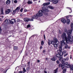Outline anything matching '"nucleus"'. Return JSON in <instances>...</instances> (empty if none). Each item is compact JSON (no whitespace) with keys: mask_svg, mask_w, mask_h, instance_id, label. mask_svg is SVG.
<instances>
[{"mask_svg":"<svg viewBox=\"0 0 73 73\" xmlns=\"http://www.w3.org/2000/svg\"><path fill=\"white\" fill-rule=\"evenodd\" d=\"M66 23L68 25H69L70 24V19H67L66 21Z\"/></svg>","mask_w":73,"mask_h":73,"instance_id":"obj_16","label":"nucleus"},{"mask_svg":"<svg viewBox=\"0 0 73 73\" xmlns=\"http://www.w3.org/2000/svg\"><path fill=\"white\" fill-rule=\"evenodd\" d=\"M66 66L63 65V66H62V70H64V69H66Z\"/></svg>","mask_w":73,"mask_h":73,"instance_id":"obj_28","label":"nucleus"},{"mask_svg":"<svg viewBox=\"0 0 73 73\" xmlns=\"http://www.w3.org/2000/svg\"><path fill=\"white\" fill-rule=\"evenodd\" d=\"M68 47V46L66 44H65V48L66 49H67Z\"/></svg>","mask_w":73,"mask_h":73,"instance_id":"obj_33","label":"nucleus"},{"mask_svg":"<svg viewBox=\"0 0 73 73\" xmlns=\"http://www.w3.org/2000/svg\"><path fill=\"white\" fill-rule=\"evenodd\" d=\"M23 71L24 72H26V70L24 68H23Z\"/></svg>","mask_w":73,"mask_h":73,"instance_id":"obj_45","label":"nucleus"},{"mask_svg":"<svg viewBox=\"0 0 73 73\" xmlns=\"http://www.w3.org/2000/svg\"><path fill=\"white\" fill-rule=\"evenodd\" d=\"M20 11L21 12H23V8H22L21 10H20Z\"/></svg>","mask_w":73,"mask_h":73,"instance_id":"obj_49","label":"nucleus"},{"mask_svg":"<svg viewBox=\"0 0 73 73\" xmlns=\"http://www.w3.org/2000/svg\"><path fill=\"white\" fill-rule=\"evenodd\" d=\"M59 54L60 55V56H61L63 55V52L62 51H60L59 52Z\"/></svg>","mask_w":73,"mask_h":73,"instance_id":"obj_25","label":"nucleus"},{"mask_svg":"<svg viewBox=\"0 0 73 73\" xmlns=\"http://www.w3.org/2000/svg\"><path fill=\"white\" fill-rule=\"evenodd\" d=\"M57 72H58V68H57L54 71L53 73H57Z\"/></svg>","mask_w":73,"mask_h":73,"instance_id":"obj_26","label":"nucleus"},{"mask_svg":"<svg viewBox=\"0 0 73 73\" xmlns=\"http://www.w3.org/2000/svg\"><path fill=\"white\" fill-rule=\"evenodd\" d=\"M37 62L38 63V62H40V60H37Z\"/></svg>","mask_w":73,"mask_h":73,"instance_id":"obj_58","label":"nucleus"},{"mask_svg":"<svg viewBox=\"0 0 73 73\" xmlns=\"http://www.w3.org/2000/svg\"><path fill=\"white\" fill-rule=\"evenodd\" d=\"M51 41L50 40H48V41H47V43L48 45H50V44H51Z\"/></svg>","mask_w":73,"mask_h":73,"instance_id":"obj_21","label":"nucleus"},{"mask_svg":"<svg viewBox=\"0 0 73 73\" xmlns=\"http://www.w3.org/2000/svg\"><path fill=\"white\" fill-rule=\"evenodd\" d=\"M65 60L66 61H68V60H69V58H68V57H67V58L65 59Z\"/></svg>","mask_w":73,"mask_h":73,"instance_id":"obj_42","label":"nucleus"},{"mask_svg":"<svg viewBox=\"0 0 73 73\" xmlns=\"http://www.w3.org/2000/svg\"><path fill=\"white\" fill-rule=\"evenodd\" d=\"M70 70H73V65H71L70 66Z\"/></svg>","mask_w":73,"mask_h":73,"instance_id":"obj_27","label":"nucleus"},{"mask_svg":"<svg viewBox=\"0 0 73 73\" xmlns=\"http://www.w3.org/2000/svg\"><path fill=\"white\" fill-rule=\"evenodd\" d=\"M63 59V58H62V57H59V61H61V60H62Z\"/></svg>","mask_w":73,"mask_h":73,"instance_id":"obj_36","label":"nucleus"},{"mask_svg":"<svg viewBox=\"0 0 73 73\" xmlns=\"http://www.w3.org/2000/svg\"><path fill=\"white\" fill-rule=\"evenodd\" d=\"M62 66H63V64H62H62H60L59 65V67H62Z\"/></svg>","mask_w":73,"mask_h":73,"instance_id":"obj_35","label":"nucleus"},{"mask_svg":"<svg viewBox=\"0 0 73 73\" xmlns=\"http://www.w3.org/2000/svg\"><path fill=\"white\" fill-rule=\"evenodd\" d=\"M51 60L52 61H56V56H54L53 58H51Z\"/></svg>","mask_w":73,"mask_h":73,"instance_id":"obj_19","label":"nucleus"},{"mask_svg":"<svg viewBox=\"0 0 73 73\" xmlns=\"http://www.w3.org/2000/svg\"><path fill=\"white\" fill-rule=\"evenodd\" d=\"M15 23H16V20L15 19H11V21H10V24H13Z\"/></svg>","mask_w":73,"mask_h":73,"instance_id":"obj_8","label":"nucleus"},{"mask_svg":"<svg viewBox=\"0 0 73 73\" xmlns=\"http://www.w3.org/2000/svg\"><path fill=\"white\" fill-rule=\"evenodd\" d=\"M14 3H17V0H15L14 1Z\"/></svg>","mask_w":73,"mask_h":73,"instance_id":"obj_47","label":"nucleus"},{"mask_svg":"<svg viewBox=\"0 0 73 73\" xmlns=\"http://www.w3.org/2000/svg\"><path fill=\"white\" fill-rule=\"evenodd\" d=\"M73 29L71 28L70 29V30H68V31L66 29H65L64 30V32H66V33H67V34H68V32H69L70 33V35H72V31H73Z\"/></svg>","mask_w":73,"mask_h":73,"instance_id":"obj_4","label":"nucleus"},{"mask_svg":"<svg viewBox=\"0 0 73 73\" xmlns=\"http://www.w3.org/2000/svg\"><path fill=\"white\" fill-rule=\"evenodd\" d=\"M61 21L62 22V23H64V24L66 23V20L65 19H62L61 20Z\"/></svg>","mask_w":73,"mask_h":73,"instance_id":"obj_13","label":"nucleus"},{"mask_svg":"<svg viewBox=\"0 0 73 73\" xmlns=\"http://www.w3.org/2000/svg\"><path fill=\"white\" fill-rule=\"evenodd\" d=\"M42 46H40V49H42Z\"/></svg>","mask_w":73,"mask_h":73,"instance_id":"obj_59","label":"nucleus"},{"mask_svg":"<svg viewBox=\"0 0 73 73\" xmlns=\"http://www.w3.org/2000/svg\"><path fill=\"white\" fill-rule=\"evenodd\" d=\"M70 33H69L68 31L67 33L68 38H67V36H66V34L64 33H62V35H61V37L62 39L64 40V41H66V42L67 41V39H69V38L70 37V36H71L70 35Z\"/></svg>","mask_w":73,"mask_h":73,"instance_id":"obj_1","label":"nucleus"},{"mask_svg":"<svg viewBox=\"0 0 73 73\" xmlns=\"http://www.w3.org/2000/svg\"><path fill=\"white\" fill-rule=\"evenodd\" d=\"M11 22V21H10V20L8 19L7 20V24L9 25V24H10Z\"/></svg>","mask_w":73,"mask_h":73,"instance_id":"obj_24","label":"nucleus"},{"mask_svg":"<svg viewBox=\"0 0 73 73\" xmlns=\"http://www.w3.org/2000/svg\"><path fill=\"white\" fill-rule=\"evenodd\" d=\"M44 15H48V13H46V12H44Z\"/></svg>","mask_w":73,"mask_h":73,"instance_id":"obj_51","label":"nucleus"},{"mask_svg":"<svg viewBox=\"0 0 73 73\" xmlns=\"http://www.w3.org/2000/svg\"><path fill=\"white\" fill-rule=\"evenodd\" d=\"M62 47H61H61L59 48V52H62V51H61V50H62Z\"/></svg>","mask_w":73,"mask_h":73,"instance_id":"obj_41","label":"nucleus"},{"mask_svg":"<svg viewBox=\"0 0 73 73\" xmlns=\"http://www.w3.org/2000/svg\"><path fill=\"white\" fill-rule=\"evenodd\" d=\"M17 10H18V11L19 10V7H17L15 10L13 11L12 13L13 15H15V13L16 12V11H17Z\"/></svg>","mask_w":73,"mask_h":73,"instance_id":"obj_9","label":"nucleus"},{"mask_svg":"<svg viewBox=\"0 0 73 73\" xmlns=\"http://www.w3.org/2000/svg\"><path fill=\"white\" fill-rule=\"evenodd\" d=\"M29 27H31V25H27V28H29Z\"/></svg>","mask_w":73,"mask_h":73,"instance_id":"obj_46","label":"nucleus"},{"mask_svg":"<svg viewBox=\"0 0 73 73\" xmlns=\"http://www.w3.org/2000/svg\"><path fill=\"white\" fill-rule=\"evenodd\" d=\"M18 49V48H17V47L15 46H14V50H17V49Z\"/></svg>","mask_w":73,"mask_h":73,"instance_id":"obj_29","label":"nucleus"},{"mask_svg":"<svg viewBox=\"0 0 73 73\" xmlns=\"http://www.w3.org/2000/svg\"><path fill=\"white\" fill-rule=\"evenodd\" d=\"M28 11V10L27 9H25L24 10V12H27Z\"/></svg>","mask_w":73,"mask_h":73,"instance_id":"obj_53","label":"nucleus"},{"mask_svg":"<svg viewBox=\"0 0 73 73\" xmlns=\"http://www.w3.org/2000/svg\"><path fill=\"white\" fill-rule=\"evenodd\" d=\"M47 8H48L50 9H54V7L52 6H48L47 7Z\"/></svg>","mask_w":73,"mask_h":73,"instance_id":"obj_14","label":"nucleus"},{"mask_svg":"<svg viewBox=\"0 0 73 73\" xmlns=\"http://www.w3.org/2000/svg\"><path fill=\"white\" fill-rule=\"evenodd\" d=\"M44 73H47V72H46V71H44Z\"/></svg>","mask_w":73,"mask_h":73,"instance_id":"obj_61","label":"nucleus"},{"mask_svg":"<svg viewBox=\"0 0 73 73\" xmlns=\"http://www.w3.org/2000/svg\"><path fill=\"white\" fill-rule=\"evenodd\" d=\"M51 44H54V41H51Z\"/></svg>","mask_w":73,"mask_h":73,"instance_id":"obj_48","label":"nucleus"},{"mask_svg":"<svg viewBox=\"0 0 73 73\" xmlns=\"http://www.w3.org/2000/svg\"><path fill=\"white\" fill-rule=\"evenodd\" d=\"M42 9L44 11V12H49V10L47 8L45 7H42Z\"/></svg>","mask_w":73,"mask_h":73,"instance_id":"obj_5","label":"nucleus"},{"mask_svg":"<svg viewBox=\"0 0 73 73\" xmlns=\"http://www.w3.org/2000/svg\"><path fill=\"white\" fill-rule=\"evenodd\" d=\"M41 44L42 45H44V41H42L41 42Z\"/></svg>","mask_w":73,"mask_h":73,"instance_id":"obj_43","label":"nucleus"},{"mask_svg":"<svg viewBox=\"0 0 73 73\" xmlns=\"http://www.w3.org/2000/svg\"><path fill=\"white\" fill-rule=\"evenodd\" d=\"M28 67L26 69V70L27 71H29V70H30V66L29 65H28Z\"/></svg>","mask_w":73,"mask_h":73,"instance_id":"obj_23","label":"nucleus"},{"mask_svg":"<svg viewBox=\"0 0 73 73\" xmlns=\"http://www.w3.org/2000/svg\"><path fill=\"white\" fill-rule=\"evenodd\" d=\"M66 50H64L63 51V53H64V54H65V53H66Z\"/></svg>","mask_w":73,"mask_h":73,"instance_id":"obj_54","label":"nucleus"},{"mask_svg":"<svg viewBox=\"0 0 73 73\" xmlns=\"http://www.w3.org/2000/svg\"><path fill=\"white\" fill-rule=\"evenodd\" d=\"M59 63H60V61H58V60H57V61H56V63H57V64H59Z\"/></svg>","mask_w":73,"mask_h":73,"instance_id":"obj_52","label":"nucleus"},{"mask_svg":"<svg viewBox=\"0 0 73 73\" xmlns=\"http://www.w3.org/2000/svg\"><path fill=\"white\" fill-rule=\"evenodd\" d=\"M10 3H11V1L10 0H7L6 2V4H9Z\"/></svg>","mask_w":73,"mask_h":73,"instance_id":"obj_18","label":"nucleus"},{"mask_svg":"<svg viewBox=\"0 0 73 73\" xmlns=\"http://www.w3.org/2000/svg\"><path fill=\"white\" fill-rule=\"evenodd\" d=\"M64 40H63L61 42L60 45H61V46H62V45H65V42Z\"/></svg>","mask_w":73,"mask_h":73,"instance_id":"obj_17","label":"nucleus"},{"mask_svg":"<svg viewBox=\"0 0 73 73\" xmlns=\"http://www.w3.org/2000/svg\"><path fill=\"white\" fill-rule=\"evenodd\" d=\"M50 4V2H48L47 3H44L43 4V6H46V5H49Z\"/></svg>","mask_w":73,"mask_h":73,"instance_id":"obj_11","label":"nucleus"},{"mask_svg":"<svg viewBox=\"0 0 73 73\" xmlns=\"http://www.w3.org/2000/svg\"><path fill=\"white\" fill-rule=\"evenodd\" d=\"M66 69H64L63 71V73H66Z\"/></svg>","mask_w":73,"mask_h":73,"instance_id":"obj_39","label":"nucleus"},{"mask_svg":"<svg viewBox=\"0 0 73 73\" xmlns=\"http://www.w3.org/2000/svg\"><path fill=\"white\" fill-rule=\"evenodd\" d=\"M68 62H64V63H63V65H64V66L67 65H68Z\"/></svg>","mask_w":73,"mask_h":73,"instance_id":"obj_30","label":"nucleus"},{"mask_svg":"<svg viewBox=\"0 0 73 73\" xmlns=\"http://www.w3.org/2000/svg\"><path fill=\"white\" fill-rule=\"evenodd\" d=\"M59 33H60V34H61V31H59Z\"/></svg>","mask_w":73,"mask_h":73,"instance_id":"obj_55","label":"nucleus"},{"mask_svg":"<svg viewBox=\"0 0 73 73\" xmlns=\"http://www.w3.org/2000/svg\"><path fill=\"white\" fill-rule=\"evenodd\" d=\"M27 64H28V65H29L30 66V64H30V62H29Z\"/></svg>","mask_w":73,"mask_h":73,"instance_id":"obj_56","label":"nucleus"},{"mask_svg":"<svg viewBox=\"0 0 73 73\" xmlns=\"http://www.w3.org/2000/svg\"><path fill=\"white\" fill-rule=\"evenodd\" d=\"M65 59H63L62 60H61V63H62V64H63L64 62H65Z\"/></svg>","mask_w":73,"mask_h":73,"instance_id":"obj_22","label":"nucleus"},{"mask_svg":"<svg viewBox=\"0 0 73 73\" xmlns=\"http://www.w3.org/2000/svg\"><path fill=\"white\" fill-rule=\"evenodd\" d=\"M19 73H25V72L23 71H19Z\"/></svg>","mask_w":73,"mask_h":73,"instance_id":"obj_44","label":"nucleus"},{"mask_svg":"<svg viewBox=\"0 0 73 73\" xmlns=\"http://www.w3.org/2000/svg\"><path fill=\"white\" fill-rule=\"evenodd\" d=\"M44 38L45 39V35H44Z\"/></svg>","mask_w":73,"mask_h":73,"instance_id":"obj_62","label":"nucleus"},{"mask_svg":"<svg viewBox=\"0 0 73 73\" xmlns=\"http://www.w3.org/2000/svg\"><path fill=\"white\" fill-rule=\"evenodd\" d=\"M27 3L28 4H32V1H28Z\"/></svg>","mask_w":73,"mask_h":73,"instance_id":"obj_20","label":"nucleus"},{"mask_svg":"<svg viewBox=\"0 0 73 73\" xmlns=\"http://www.w3.org/2000/svg\"><path fill=\"white\" fill-rule=\"evenodd\" d=\"M24 20L25 21L28 22L29 21H33V19H24Z\"/></svg>","mask_w":73,"mask_h":73,"instance_id":"obj_6","label":"nucleus"},{"mask_svg":"<svg viewBox=\"0 0 73 73\" xmlns=\"http://www.w3.org/2000/svg\"><path fill=\"white\" fill-rule=\"evenodd\" d=\"M10 12H11L10 9H7L5 11V13L6 14H8V13H9Z\"/></svg>","mask_w":73,"mask_h":73,"instance_id":"obj_10","label":"nucleus"},{"mask_svg":"<svg viewBox=\"0 0 73 73\" xmlns=\"http://www.w3.org/2000/svg\"><path fill=\"white\" fill-rule=\"evenodd\" d=\"M19 19H18L17 21H18V22L19 21Z\"/></svg>","mask_w":73,"mask_h":73,"instance_id":"obj_63","label":"nucleus"},{"mask_svg":"<svg viewBox=\"0 0 73 73\" xmlns=\"http://www.w3.org/2000/svg\"><path fill=\"white\" fill-rule=\"evenodd\" d=\"M39 13H37L36 14V16H33L32 17V19H36L37 18V17H41L43 15V14L42 13H44V12L42 10L39 11H38Z\"/></svg>","mask_w":73,"mask_h":73,"instance_id":"obj_2","label":"nucleus"},{"mask_svg":"<svg viewBox=\"0 0 73 73\" xmlns=\"http://www.w3.org/2000/svg\"><path fill=\"white\" fill-rule=\"evenodd\" d=\"M70 27L72 28H73V23H71Z\"/></svg>","mask_w":73,"mask_h":73,"instance_id":"obj_38","label":"nucleus"},{"mask_svg":"<svg viewBox=\"0 0 73 73\" xmlns=\"http://www.w3.org/2000/svg\"><path fill=\"white\" fill-rule=\"evenodd\" d=\"M3 11L4 10H3V9H2L1 10V12L2 15H4V12H3Z\"/></svg>","mask_w":73,"mask_h":73,"instance_id":"obj_37","label":"nucleus"},{"mask_svg":"<svg viewBox=\"0 0 73 73\" xmlns=\"http://www.w3.org/2000/svg\"><path fill=\"white\" fill-rule=\"evenodd\" d=\"M45 50H44L43 51V53H45Z\"/></svg>","mask_w":73,"mask_h":73,"instance_id":"obj_64","label":"nucleus"},{"mask_svg":"<svg viewBox=\"0 0 73 73\" xmlns=\"http://www.w3.org/2000/svg\"><path fill=\"white\" fill-rule=\"evenodd\" d=\"M56 57H59V58L61 56H60V54H57L56 55Z\"/></svg>","mask_w":73,"mask_h":73,"instance_id":"obj_34","label":"nucleus"},{"mask_svg":"<svg viewBox=\"0 0 73 73\" xmlns=\"http://www.w3.org/2000/svg\"><path fill=\"white\" fill-rule=\"evenodd\" d=\"M51 1H52L54 4H57V3H58V1L57 0H52Z\"/></svg>","mask_w":73,"mask_h":73,"instance_id":"obj_12","label":"nucleus"},{"mask_svg":"<svg viewBox=\"0 0 73 73\" xmlns=\"http://www.w3.org/2000/svg\"><path fill=\"white\" fill-rule=\"evenodd\" d=\"M69 17H72V15L66 16L65 17H62V19H68V18H69Z\"/></svg>","mask_w":73,"mask_h":73,"instance_id":"obj_15","label":"nucleus"},{"mask_svg":"<svg viewBox=\"0 0 73 73\" xmlns=\"http://www.w3.org/2000/svg\"><path fill=\"white\" fill-rule=\"evenodd\" d=\"M2 31V30L1 29V27H0V33L1 32V31Z\"/></svg>","mask_w":73,"mask_h":73,"instance_id":"obj_57","label":"nucleus"},{"mask_svg":"<svg viewBox=\"0 0 73 73\" xmlns=\"http://www.w3.org/2000/svg\"><path fill=\"white\" fill-rule=\"evenodd\" d=\"M68 54L67 53L66 54H65L64 55V56L65 57Z\"/></svg>","mask_w":73,"mask_h":73,"instance_id":"obj_50","label":"nucleus"},{"mask_svg":"<svg viewBox=\"0 0 73 73\" xmlns=\"http://www.w3.org/2000/svg\"><path fill=\"white\" fill-rule=\"evenodd\" d=\"M54 41L55 44H59L57 38H54Z\"/></svg>","mask_w":73,"mask_h":73,"instance_id":"obj_7","label":"nucleus"},{"mask_svg":"<svg viewBox=\"0 0 73 73\" xmlns=\"http://www.w3.org/2000/svg\"><path fill=\"white\" fill-rule=\"evenodd\" d=\"M58 44H57L56 43H55V44H54V47H55V48H56V47H57L58 46Z\"/></svg>","mask_w":73,"mask_h":73,"instance_id":"obj_32","label":"nucleus"},{"mask_svg":"<svg viewBox=\"0 0 73 73\" xmlns=\"http://www.w3.org/2000/svg\"><path fill=\"white\" fill-rule=\"evenodd\" d=\"M67 8H68L69 9H70L71 11V12H70L69 13H71V12H72V9H70V8H69V7H67Z\"/></svg>","mask_w":73,"mask_h":73,"instance_id":"obj_40","label":"nucleus"},{"mask_svg":"<svg viewBox=\"0 0 73 73\" xmlns=\"http://www.w3.org/2000/svg\"><path fill=\"white\" fill-rule=\"evenodd\" d=\"M0 21H3V20H2V19H0Z\"/></svg>","mask_w":73,"mask_h":73,"instance_id":"obj_60","label":"nucleus"},{"mask_svg":"<svg viewBox=\"0 0 73 73\" xmlns=\"http://www.w3.org/2000/svg\"><path fill=\"white\" fill-rule=\"evenodd\" d=\"M67 40L66 42L69 43V42H70L71 44H72L73 43V36H70V37L68 39H67Z\"/></svg>","mask_w":73,"mask_h":73,"instance_id":"obj_3","label":"nucleus"},{"mask_svg":"<svg viewBox=\"0 0 73 73\" xmlns=\"http://www.w3.org/2000/svg\"><path fill=\"white\" fill-rule=\"evenodd\" d=\"M70 64H68L66 65V68H70Z\"/></svg>","mask_w":73,"mask_h":73,"instance_id":"obj_31","label":"nucleus"}]
</instances>
